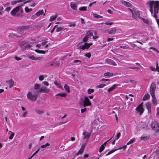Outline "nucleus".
<instances>
[{"label": "nucleus", "instance_id": "35", "mask_svg": "<svg viewBox=\"0 0 159 159\" xmlns=\"http://www.w3.org/2000/svg\"><path fill=\"white\" fill-rule=\"evenodd\" d=\"M93 16L96 18H102V16H101L100 15H98L93 13Z\"/></svg>", "mask_w": 159, "mask_h": 159}, {"label": "nucleus", "instance_id": "26", "mask_svg": "<svg viewBox=\"0 0 159 159\" xmlns=\"http://www.w3.org/2000/svg\"><path fill=\"white\" fill-rule=\"evenodd\" d=\"M150 97V95L148 93H146L143 98V100L146 101L148 100Z\"/></svg>", "mask_w": 159, "mask_h": 159}, {"label": "nucleus", "instance_id": "44", "mask_svg": "<svg viewBox=\"0 0 159 159\" xmlns=\"http://www.w3.org/2000/svg\"><path fill=\"white\" fill-rule=\"evenodd\" d=\"M50 145V144L49 143H46L45 144H43L41 146V147L42 148H46L47 146H48Z\"/></svg>", "mask_w": 159, "mask_h": 159}, {"label": "nucleus", "instance_id": "20", "mask_svg": "<svg viewBox=\"0 0 159 159\" xmlns=\"http://www.w3.org/2000/svg\"><path fill=\"white\" fill-rule=\"evenodd\" d=\"M70 6L71 7L75 10H76L77 9V5L73 2H71L70 3Z\"/></svg>", "mask_w": 159, "mask_h": 159}, {"label": "nucleus", "instance_id": "41", "mask_svg": "<svg viewBox=\"0 0 159 159\" xmlns=\"http://www.w3.org/2000/svg\"><path fill=\"white\" fill-rule=\"evenodd\" d=\"M79 10L80 11H86L87 10L86 7H83L79 8Z\"/></svg>", "mask_w": 159, "mask_h": 159}, {"label": "nucleus", "instance_id": "28", "mask_svg": "<svg viewBox=\"0 0 159 159\" xmlns=\"http://www.w3.org/2000/svg\"><path fill=\"white\" fill-rule=\"evenodd\" d=\"M35 51L39 53L45 54L46 51H48V50L46 51L41 50H39L36 49Z\"/></svg>", "mask_w": 159, "mask_h": 159}, {"label": "nucleus", "instance_id": "23", "mask_svg": "<svg viewBox=\"0 0 159 159\" xmlns=\"http://www.w3.org/2000/svg\"><path fill=\"white\" fill-rule=\"evenodd\" d=\"M71 55V54H66L62 58V59L65 61H67L69 58V57Z\"/></svg>", "mask_w": 159, "mask_h": 159}, {"label": "nucleus", "instance_id": "21", "mask_svg": "<svg viewBox=\"0 0 159 159\" xmlns=\"http://www.w3.org/2000/svg\"><path fill=\"white\" fill-rule=\"evenodd\" d=\"M28 57L29 58L33 60H41L42 59V58L41 57H35L34 56H28Z\"/></svg>", "mask_w": 159, "mask_h": 159}, {"label": "nucleus", "instance_id": "8", "mask_svg": "<svg viewBox=\"0 0 159 159\" xmlns=\"http://www.w3.org/2000/svg\"><path fill=\"white\" fill-rule=\"evenodd\" d=\"M156 89V86L155 83H152L150 86V93L151 95H155V91Z\"/></svg>", "mask_w": 159, "mask_h": 159}, {"label": "nucleus", "instance_id": "40", "mask_svg": "<svg viewBox=\"0 0 159 159\" xmlns=\"http://www.w3.org/2000/svg\"><path fill=\"white\" fill-rule=\"evenodd\" d=\"M89 38H91L89 36H88L86 35V34H85V36L84 38L83 39V41L84 42H86L87 41L88 39Z\"/></svg>", "mask_w": 159, "mask_h": 159}, {"label": "nucleus", "instance_id": "52", "mask_svg": "<svg viewBox=\"0 0 159 159\" xmlns=\"http://www.w3.org/2000/svg\"><path fill=\"white\" fill-rule=\"evenodd\" d=\"M150 69L153 71H156L157 70V68H155V67H151L150 68Z\"/></svg>", "mask_w": 159, "mask_h": 159}, {"label": "nucleus", "instance_id": "4", "mask_svg": "<svg viewBox=\"0 0 159 159\" xmlns=\"http://www.w3.org/2000/svg\"><path fill=\"white\" fill-rule=\"evenodd\" d=\"M151 126L152 129L155 131V134L159 132V124L156 121H152L151 124Z\"/></svg>", "mask_w": 159, "mask_h": 159}, {"label": "nucleus", "instance_id": "47", "mask_svg": "<svg viewBox=\"0 0 159 159\" xmlns=\"http://www.w3.org/2000/svg\"><path fill=\"white\" fill-rule=\"evenodd\" d=\"M63 29V27H60L57 28L56 30V31L57 32H60Z\"/></svg>", "mask_w": 159, "mask_h": 159}, {"label": "nucleus", "instance_id": "46", "mask_svg": "<svg viewBox=\"0 0 159 159\" xmlns=\"http://www.w3.org/2000/svg\"><path fill=\"white\" fill-rule=\"evenodd\" d=\"M142 127L145 130H147L148 129V126L146 125L145 124L143 125H142Z\"/></svg>", "mask_w": 159, "mask_h": 159}, {"label": "nucleus", "instance_id": "25", "mask_svg": "<svg viewBox=\"0 0 159 159\" xmlns=\"http://www.w3.org/2000/svg\"><path fill=\"white\" fill-rule=\"evenodd\" d=\"M67 94L66 93L64 92H61L60 93H58L56 95V96H58L62 97H65L66 96ZM57 98H58V97H57Z\"/></svg>", "mask_w": 159, "mask_h": 159}, {"label": "nucleus", "instance_id": "13", "mask_svg": "<svg viewBox=\"0 0 159 159\" xmlns=\"http://www.w3.org/2000/svg\"><path fill=\"white\" fill-rule=\"evenodd\" d=\"M145 106L146 107V108L148 110V112L149 114H150L151 113V104L150 103L148 102L146 103Z\"/></svg>", "mask_w": 159, "mask_h": 159}, {"label": "nucleus", "instance_id": "50", "mask_svg": "<svg viewBox=\"0 0 159 159\" xmlns=\"http://www.w3.org/2000/svg\"><path fill=\"white\" fill-rule=\"evenodd\" d=\"M31 9H29L28 7L25 8V10L26 12H28L31 11Z\"/></svg>", "mask_w": 159, "mask_h": 159}, {"label": "nucleus", "instance_id": "45", "mask_svg": "<svg viewBox=\"0 0 159 159\" xmlns=\"http://www.w3.org/2000/svg\"><path fill=\"white\" fill-rule=\"evenodd\" d=\"M9 132H11V134L10 136H9V138L10 139H13L14 136L15 134L14 133L12 132L11 131H9Z\"/></svg>", "mask_w": 159, "mask_h": 159}, {"label": "nucleus", "instance_id": "12", "mask_svg": "<svg viewBox=\"0 0 159 159\" xmlns=\"http://www.w3.org/2000/svg\"><path fill=\"white\" fill-rule=\"evenodd\" d=\"M94 34L95 36H94L93 34H91L90 32L88 31L86 33V35L88 36H89L91 38V37L92 36L93 39H95L98 38V36L96 35V34L95 32L94 33Z\"/></svg>", "mask_w": 159, "mask_h": 159}, {"label": "nucleus", "instance_id": "54", "mask_svg": "<svg viewBox=\"0 0 159 159\" xmlns=\"http://www.w3.org/2000/svg\"><path fill=\"white\" fill-rule=\"evenodd\" d=\"M47 43V41H44V42H42L41 43V45H42L43 46H45V45L46 44V43Z\"/></svg>", "mask_w": 159, "mask_h": 159}, {"label": "nucleus", "instance_id": "7", "mask_svg": "<svg viewBox=\"0 0 159 159\" xmlns=\"http://www.w3.org/2000/svg\"><path fill=\"white\" fill-rule=\"evenodd\" d=\"M135 110L137 112L139 113V115H141L143 113L144 109L143 107V103H141L137 107Z\"/></svg>", "mask_w": 159, "mask_h": 159}, {"label": "nucleus", "instance_id": "36", "mask_svg": "<svg viewBox=\"0 0 159 159\" xmlns=\"http://www.w3.org/2000/svg\"><path fill=\"white\" fill-rule=\"evenodd\" d=\"M43 10H41L39 11L38 12L36 13L35 15L37 16H39L40 15H41L43 14Z\"/></svg>", "mask_w": 159, "mask_h": 159}, {"label": "nucleus", "instance_id": "39", "mask_svg": "<svg viewBox=\"0 0 159 159\" xmlns=\"http://www.w3.org/2000/svg\"><path fill=\"white\" fill-rule=\"evenodd\" d=\"M117 150V149H112L106 155V156H108L111 154L112 153L115 152L116 150Z\"/></svg>", "mask_w": 159, "mask_h": 159}, {"label": "nucleus", "instance_id": "6", "mask_svg": "<svg viewBox=\"0 0 159 159\" xmlns=\"http://www.w3.org/2000/svg\"><path fill=\"white\" fill-rule=\"evenodd\" d=\"M82 43L81 42L80 44H79V47L80 49L84 50L85 49H88L90 46L92 45V43H84V44H82Z\"/></svg>", "mask_w": 159, "mask_h": 159}, {"label": "nucleus", "instance_id": "63", "mask_svg": "<svg viewBox=\"0 0 159 159\" xmlns=\"http://www.w3.org/2000/svg\"><path fill=\"white\" fill-rule=\"evenodd\" d=\"M156 68H157V71L158 72H159V67H158L157 62L156 63Z\"/></svg>", "mask_w": 159, "mask_h": 159}, {"label": "nucleus", "instance_id": "60", "mask_svg": "<svg viewBox=\"0 0 159 159\" xmlns=\"http://www.w3.org/2000/svg\"><path fill=\"white\" fill-rule=\"evenodd\" d=\"M86 110H87V108H85L83 109H81V112L82 113H83L85 111H86Z\"/></svg>", "mask_w": 159, "mask_h": 159}, {"label": "nucleus", "instance_id": "56", "mask_svg": "<svg viewBox=\"0 0 159 159\" xmlns=\"http://www.w3.org/2000/svg\"><path fill=\"white\" fill-rule=\"evenodd\" d=\"M157 112L156 114V116H159V107H158L157 108Z\"/></svg>", "mask_w": 159, "mask_h": 159}, {"label": "nucleus", "instance_id": "31", "mask_svg": "<svg viewBox=\"0 0 159 159\" xmlns=\"http://www.w3.org/2000/svg\"><path fill=\"white\" fill-rule=\"evenodd\" d=\"M113 22H105V23L102 22V23H99L98 24H99V25H102L103 24H104L105 25H112L113 24Z\"/></svg>", "mask_w": 159, "mask_h": 159}, {"label": "nucleus", "instance_id": "16", "mask_svg": "<svg viewBox=\"0 0 159 159\" xmlns=\"http://www.w3.org/2000/svg\"><path fill=\"white\" fill-rule=\"evenodd\" d=\"M112 139V138H111L110 139L106 141L103 144H102L101 147H100V149L99 150V152H102V151L105 148V146L107 143V142L110 140H111Z\"/></svg>", "mask_w": 159, "mask_h": 159}, {"label": "nucleus", "instance_id": "22", "mask_svg": "<svg viewBox=\"0 0 159 159\" xmlns=\"http://www.w3.org/2000/svg\"><path fill=\"white\" fill-rule=\"evenodd\" d=\"M85 148V146L84 145H82L80 149V150L77 153V154H82L84 149Z\"/></svg>", "mask_w": 159, "mask_h": 159}, {"label": "nucleus", "instance_id": "1", "mask_svg": "<svg viewBox=\"0 0 159 159\" xmlns=\"http://www.w3.org/2000/svg\"><path fill=\"white\" fill-rule=\"evenodd\" d=\"M149 10L152 16L155 18L157 17V14L159 10V1H150L148 2Z\"/></svg>", "mask_w": 159, "mask_h": 159}, {"label": "nucleus", "instance_id": "53", "mask_svg": "<svg viewBox=\"0 0 159 159\" xmlns=\"http://www.w3.org/2000/svg\"><path fill=\"white\" fill-rule=\"evenodd\" d=\"M143 21L145 23L148 24L149 23V21L148 20L144 18L143 19Z\"/></svg>", "mask_w": 159, "mask_h": 159}, {"label": "nucleus", "instance_id": "43", "mask_svg": "<svg viewBox=\"0 0 159 159\" xmlns=\"http://www.w3.org/2000/svg\"><path fill=\"white\" fill-rule=\"evenodd\" d=\"M84 54L85 56L89 58H90L91 56V54L89 52L85 53H84Z\"/></svg>", "mask_w": 159, "mask_h": 159}, {"label": "nucleus", "instance_id": "27", "mask_svg": "<svg viewBox=\"0 0 159 159\" xmlns=\"http://www.w3.org/2000/svg\"><path fill=\"white\" fill-rule=\"evenodd\" d=\"M103 75L105 76L112 77L113 76V73L109 72H107L104 73Z\"/></svg>", "mask_w": 159, "mask_h": 159}, {"label": "nucleus", "instance_id": "32", "mask_svg": "<svg viewBox=\"0 0 159 159\" xmlns=\"http://www.w3.org/2000/svg\"><path fill=\"white\" fill-rule=\"evenodd\" d=\"M106 86V85L105 84H102L97 85L96 86V88L97 89L99 88H103Z\"/></svg>", "mask_w": 159, "mask_h": 159}, {"label": "nucleus", "instance_id": "49", "mask_svg": "<svg viewBox=\"0 0 159 159\" xmlns=\"http://www.w3.org/2000/svg\"><path fill=\"white\" fill-rule=\"evenodd\" d=\"M42 83L43 84L47 86H48L49 85L47 81H43L42 82Z\"/></svg>", "mask_w": 159, "mask_h": 159}, {"label": "nucleus", "instance_id": "57", "mask_svg": "<svg viewBox=\"0 0 159 159\" xmlns=\"http://www.w3.org/2000/svg\"><path fill=\"white\" fill-rule=\"evenodd\" d=\"M36 112L38 114H41L43 112V111L41 110H38L36 111Z\"/></svg>", "mask_w": 159, "mask_h": 159}, {"label": "nucleus", "instance_id": "3", "mask_svg": "<svg viewBox=\"0 0 159 159\" xmlns=\"http://www.w3.org/2000/svg\"><path fill=\"white\" fill-rule=\"evenodd\" d=\"M40 85L35 84L34 85V89L35 90L38 89L37 91L39 93H48L49 91V89L47 88L46 87H42L39 88Z\"/></svg>", "mask_w": 159, "mask_h": 159}, {"label": "nucleus", "instance_id": "61", "mask_svg": "<svg viewBox=\"0 0 159 159\" xmlns=\"http://www.w3.org/2000/svg\"><path fill=\"white\" fill-rule=\"evenodd\" d=\"M120 135H121V134L120 132L118 133L117 134V138L116 139H119V138L120 137Z\"/></svg>", "mask_w": 159, "mask_h": 159}, {"label": "nucleus", "instance_id": "33", "mask_svg": "<svg viewBox=\"0 0 159 159\" xmlns=\"http://www.w3.org/2000/svg\"><path fill=\"white\" fill-rule=\"evenodd\" d=\"M69 25L68 26V27H72L73 28L75 27L76 25L75 22H74L72 23H70L69 24Z\"/></svg>", "mask_w": 159, "mask_h": 159}, {"label": "nucleus", "instance_id": "17", "mask_svg": "<svg viewBox=\"0 0 159 159\" xmlns=\"http://www.w3.org/2000/svg\"><path fill=\"white\" fill-rule=\"evenodd\" d=\"M116 29L115 28H113L109 30L108 32L110 34H114L116 33Z\"/></svg>", "mask_w": 159, "mask_h": 159}, {"label": "nucleus", "instance_id": "34", "mask_svg": "<svg viewBox=\"0 0 159 159\" xmlns=\"http://www.w3.org/2000/svg\"><path fill=\"white\" fill-rule=\"evenodd\" d=\"M149 138V136H142L141 137V139L145 141L148 139Z\"/></svg>", "mask_w": 159, "mask_h": 159}, {"label": "nucleus", "instance_id": "42", "mask_svg": "<svg viewBox=\"0 0 159 159\" xmlns=\"http://www.w3.org/2000/svg\"><path fill=\"white\" fill-rule=\"evenodd\" d=\"M94 92V90L93 89H89L87 90V92L88 94H90Z\"/></svg>", "mask_w": 159, "mask_h": 159}, {"label": "nucleus", "instance_id": "10", "mask_svg": "<svg viewBox=\"0 0 159 159\" xmlns=\"http://www.w3.org/2000/svg\"><path fill=\"white\" fill-rule=\"evenodd\" d=\"M105 63H107L109 65L113 66H116L117 65L116 63L114 61L111 59H106L105 60Z\"/></svg>", "mask_w": 159, "mask_h": 159}, {"label": "nucleus", "instance_id": "37", "mask_svg": "<svg viewBox=\"0 0 159 159\" xmlns=\"http://www.w3.org/2000/svg\"><path fill=\"white\" fill-rule=\"evenodd\" d=\"M64 88L65 90L68 93L70 92V90L69 86L67 85H65L64 86Z\"/></svg>", "mask_w": 159, "mask_h": 159}, {"label": "nucleus", "instance_id": "51", "mask_svg": "<svg viewBox=\"0 0 159 159\" xmlns=\"http://www.w3.org/2000/svg\"><path fill=\"white\" fill-rule=\"evenodd\" d=\"M27 112L26 111H24L22 114V116L23 117H25L26 116V115L27 114Z\"/></svg>", "mask_w": 159, "mask_h": 159}, {"label": "nucleus", "instance_id": "48", "mask_svg": "<svg viewBox=\"0 0 159 159\" xmlns=\"http://www.w3.org/2000/svg\"><path fill=\"white\" fill-rule=\"evenodd\" d=\"M44 77L43 75H40L39 77V79L40 81H42L44 79Z\"/></svg>", "mask_w": 159, "mask_h": 159}, {"label": "nucleus", "instance_id": "24", "mask_svg": "<svg viewBox=\"0 0 159 159\" xmlns=\"http://www.w3.org/2000/svg\"><path fill=\"white\" fill-rule=\"evenodd\" d=\"M122 3L125 6H126L128 7H130L131 6V4L129 2L125 1H122Z\"/></svg>", "mask_w": 159, "mask_h": 159}, {"label": "nucleus", "instance_id": "64", "mask_svg": "<svg viewBox=\"0 0 159 159\" xmlns=\"http://www.w3.org/2000/svg\"><path fill=\"white\" fill-rule=\"evenodd\" d=\"M15 59L17 61H19L21 59V58H20L19 57H17L16 56L15 57Z\"/></svg>", "mask_w": 159, "mask_h": 159}, {"label": "nucleus", "instance_id": "58", "mask_svg": "<svg viewBox=\"0 0 159 159\" xmlns=\"http://www.w3.org/2000/svg\"><path fill=\"white\" fill-rule=\"evenodd\" d=\"M57 26V25H55L54 27L52 29V30H51V33H52L55 30V28Z\"/></svg>", "mask_w": 159, "mask_h": 159}, {"label": "nucleus", "instance_id": "5", "mask_svg": "<svg viewBox=\"0 0 159 159\" xmlns=\"http://www.w3.org/2000/svg\"><path fill=\"white\" fill-rule=\"evenodd\" d=\"M27 98L32 101H35L37 99L38 96L36 94L29 92L27 94Z\"/></svg>", "mask_w": 159, "mask_h": 159}, {"label": "nucleus", "instance_id": "11", "mask_svg": "<svg viewBox=\"0 0 159 159\" xmlns=\"http://www.w3.org/2000/svg\"><path fill=\"white\" fill-rule=\"evenodd\" d=\"M118 85H119L114 84L111 87L109 88L107 90L108 94H109L111 92L113 91L115 89H116Z\"/></svg>", "mask_w": 159, "mask_h": 159}, {"label": "nucleus", "instance_id": "14", "mask_svg": "<svg viewBox=\"0 0 159 159\" xmlns=\"http://www.w3.org/2000/svg\"><path fill=\"white\" fill-rule=\"evenodd\" d=\"M152 97V102L154 106H156L158 103V102L156 98L155 95H151Z\"/></svg>", "mask_w": 159, "mask_h": 159}, {"label": "nucleus", "instance_id": "15", "mask_svg": "<svg viewBox=\"0 0 159 159\" xmlns=\"http://www.w3.org/2000/svg\"><path fill=\"white\" fill-rule=\"evenodd\" d=\"M30 44L27 43H25V44H23L21 46V48L23 50H25L27 48H30Z\"/></svg>", "mask_w": 159, "mask_h": 159}, {"label": "nucleus", "instance_id": "18", "mask_svg": "<svg viewBox=\"0 0 159 159\" xmlns=\"http://www.w3.org/2000/svg\"><path fill=\"white\" fill-rule=\"evenodd\" d=\"M6 81L9 84V88H11L12 87L14 83V82L13 80L11 79L9 80H6Z\"/></svg>", "mask_w": 159, "mask_h": 159}, {"label": "nucleus", "instance_id": "30", "mask_svg": "<svg viewBox=\"0 0 159 159\" xmlns=\"http://www.w3.org/2000/svg\"><path fill=\"white\" fill-rule=\"evenodd\" d=\"M136 138H133L131 139L127 143V145H128L131 144L133 143L135 141Z\"/></svg>", "mask_w": 159, "mask_h": 159}, {"label": "nucleus", "instance_id": "59", "mask_svg": "<svg viewBox=\"0 0 159 159\" xmlns=\"http://www.w3.org/2000/svg\"><path fill=\"white\" fill-rule=\"evenodd\" d=\"M109 80H110L109 79H106L103 78V79H101V80H100V81H108Z\"/></svg>", "mask_w": 159, "mask_h": 159}, {"label": "nucleus", "instance_id": "9", "mask_svg": "<svg viewBox=\"0 0 159 159\" xmlns=\"http://www.w3.org/2000/svg\"><path fill=\"white\" fill-rule=\"evenodd\" d=\"M84 107L87 106H90L91 105V102L89 101L87 97H85L84 98Z\"/></svg>", "mask_w": 159, "mask_h": 159}, {"label": "nucleus", "instance_id": "55", "mask_svg": "<svg viewBox=\"0 0 159 159\" xmlns=\"http://www.w3.org/2000/svg\"><path fill=\"white\" fill-rule=\"evenodd\" d=\"M120 48H123V49H127L129 48L128 47H126L125 46H121L120 47Z\"/></svg>", "mask_w": 159, "mask_h": 159}, {"label": "nucleus", "instance_id": "38", "mask_svg": "<svg viewBox=\"0 0 159 159\" xmlns=\"http://www.w3.org/2000/svg\"><path fill=\"white\" fill-rule=\"evenodd\" d=\"M57 18V16L56 15H54L50 17V19H49V21H53L54 20H55Z\"/></svg>", "mask_w": 159, "mask_h": 159}, {"label": "nucleus", "instance_id": "62", "mask_svg": "<svg viewBox=\"0 0 159 159\" xmlns=\"http://www.w3.org/2000/svg\"><path fill=\"white\" fill-rule=\"evenodd\" d=\"M11 9V8L10 7H7L6 9V11L7 12H9Z\"/></svg>", "mask_w": 159, "mask_h": 159}, {"label": "nucleus", "instance_id": "19", "mask_svg": "<svg viewBox=\"0 0 159 159\" xmlns=\"http://www.w3.org/2000/svg\"><path fill=\"white\" fill-rule=\"evenodd\" d=\"M82 134L84 136V139H87V140H88L90 136V134L89 133L85 132H83L82 133Z\"/></svg>", "mask_w": 159, "mask_h": 159}, {"label": "nucleus", "instance_id": "2", "mask_svg": "<svg viewBox=\"0 0 159 159\" xmlns=\"http://www.w3.org/2000/svg\"><path fill=\"white\" fill-rule=\"evenodd\" d=\"M24 5H21L13 9L10 12L11 16H16V14L17 13V16H20L23 12V11L22 9H20V6H23Z\"/></svg>", "mask_w": 159, "mask_h": 159}, {"label": "nucleus", "instance_id": "29", "mask_svg": "<svg viewBox=\"0 0 159 159\" xmlns=\"http://www.w3.org/2000/svg\"><path fill=\"white\" fill-rule=\"evenodd\" d=\"M54 83L58 88L61 89L62 90H64L63 88L60 84L55 82H54Z\"/></svg>", "mask_w": 159, "mask_h": 159}]
</instances>
